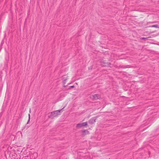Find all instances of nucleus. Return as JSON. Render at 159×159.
<instances>
[{
	"instance_id": "3",
	"label": "nucleus",
	"mask_w": 159,
	"mask_h": 159,
	"mask_svg": "<svg viewBox=\"0 0 159 159\" xmlns=\"http://www.w3.org/2000/svg\"><path fill=\"white\" fill-rule=\"evenodd\" d=\"M91 98L93 100L99 99L101 98L100 95L97 94L92 95L91 96Z\"/></svg>"
},
{
	"instance_id": "11",
	"label": "nucleus",
	"mask_w": 159,
	"mask_h": 159,
	"mask_svg": "<svg viewBox=\"0 0 159 159\" xmlns=\"http://www.w3.org/2000/svg\"><path fill=\"white\" fill-rule=\"evenodd\" d=\"M90 67H91V69H92V66H91Z\"/></svg>"
},
{
	"instance_id": "9",
	"label": "nucleus",
	"mask_w": 159,
	"mask_h": 159,
	"mask_svg": "<svg viewBox=\"0 0 159 159\" xmlns=\"http://www.w3.org/2000/svg\"><path fill=\"white\" fill-rule=\"evenodd\" d=\"M74 87H75V86L74 85L71 86H70V87L71 88H73Z\"/></svg>"
},
{
	"instance_id": "1",
	"label": "nucleus",
	"mask_w": 159,
	"mask_h": 159,
	"mask_svg": "<svg viewBox=\"0 0 159 159\" xmlns=\"http://www.w3.org/2000/svg\"><path fill=\"white\" fill-rule=\"evenodd\" d=\"M62 110H61L54 111L51 112L48 116V117L51 119H53L54 117L60 114V112Z\"/></svg>"
},
{
	"instance_id": "8",
	"label": "nucleus",
	"mask_w": 159,
	"mask_h": 159,
	"mask_svg": "<svg viewBox=\"0 0 159 159\" xmlns=\"http://www.w3.org/2000/svg\"><path fill=\"white\" fill-rule=\"evenodd\" d=\"M30 114H29V120H28V122H27V124H28L29 123V122L30 121Z\"/></svg>"
},
{
	"instance_id": "5",
	"label": "nucleus",
	"mask_w": 159,
	"mask_h": 159,
	"mask_svg": "<svg viewBox=\"0 0 159 159\" xmlns=\"http://www.w3.org/2000/svg\"><path fill=\"white\" fill-rule=\"evenodd\" d=\"M67 77L66 75H64L62 77V79L63 80V84L64 85H65L66 83V81L67 79Z\"/></svg>"
},
{
	"instance_id": "4",
	"label": "nucleus",
	"mask_w": 159,
	"mask_h": 159,
	"mask_svg": "<svg viewBox=\"0 0 159 159\" xmlns=\"http://www.w3.org/2000/svg\"><path fill=\"white\" fill-rule=\"evenodd\" d=\"M95 120L96 119H95L94 117H93L89 120L88 122L89 123L91 124H92L95 122Z\"/></svg>"
},
{
	"instance_id": "2",
	"label": "nucleus",
	"mask_w": 159,
	"mask_h": 159,
	"mask_svg": "<svg viewBox=\"0 0 159 159\" xmlns=\"http://www.w3.org/2000/svg\"><path fill=\"white\" fill-rule=\"evenodd\" d=\"M87 125V122H84L82 123H79L77 125L76 127L77 128H81L82 127L85 126Z\"/></svg>"
},
{
	"instance_id": "7",
	"label": "nucleus",
	"mask_w": 159,
	"mask_h": 159,
	"mask_svg": "<svg viewBox=\"0 0 159 159\" xmlns=\"http://www.w3.org/2000/svg\"><path fill=\"white\" fill-rule=\"evenodd\" d=\"M151 27H155L156 28H158V26L157 25H152Z\"/></svg>"
},
{
	"instance_id": "10",
	"label": "nucleus",
	"mask_w": 159,
	"mask_h": 159,
	"mask_svg": "<svg viewBox=\"0 0 159 159\" xmlns=\"http://www.w3.org/2000/svg\"><path fill=\"white\" fill-rule=\"evenodd\" d=\"M146 38H147L143 37V38H142V39H146Z\"/></svg>"
},
{
	"instance_id": "12",
	"label": "nucleus",
	"mask_w": 159,
	"mask_h": 159,
	"mask_svg": "<svg viewBox=\"0 0 159 159\" xmlns=\"http://www.w3.org/2000/svg\"><path fill=\"white\" fill-rule=\"evenodd\" d=\"M158 28H159V27L158 26Z\"/></svg>"
},
{
	"instance_id": "6",
	"label": "nucleus",
	"mask_w": 159,
	"mask_h": 159,
	"mask_svg": "<svg viewBox=\"0 0 159 159\" xmlns=\"http://www.w3.org/2000/svg\"><path fill=\"white\" fill-rule=\"evenodd\" d=\"M82 133H84L89 134V132L87 130H83L82 131Z\"/></svg>"
}]
</instances>
